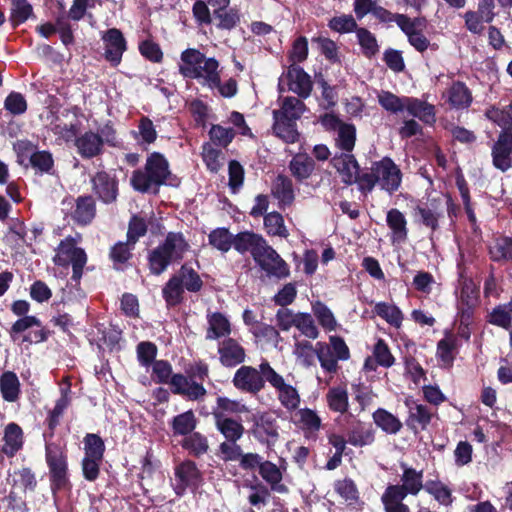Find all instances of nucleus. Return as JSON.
I'll list each match as a JSON object with an SVG mask.
<instances>
[{"label": "nucleus", "mask_w": 512, "mask_h": 512, "mask_svg": "<svg viewBox=\"0 0 512 512\" xmlns=\"http://www.w3.org/2000/svg\"><path fill=\"white\" fill-rule=\"evenodd\" d=\"M189 250L190 244L182 232H168L164 240L148 252L150 274L160 276L171 264L181 262Z\"/></svg>", "instance_id": "1"}, {"label": "nucleus", "mask_w": 512, "mask_h": 512, "mask_svg": "<svg viewBox=\"0 0 512 512\" xmlns=\"http://www.w3.org/2000/svg\"><path fill=\"white\" fill-rule=\"evenodd\" d=\"M206 379H209V365L199 359L186 364L184 374H174L170 381V389L173 394L188 400H202L207 395V390L203 385Z\"/></svg>", "instance_id": "2"}, {"label": "nucleus", "mask_w": 512, "mask_h": 512, "mask_svg": "<svg viewBox=\"0 0 512 512\" xmlns=\"http://www.w3.org/2000/svg\"><path fill=\"white\" fill-rule=\"evenodd\" d=\"M306 109L305 103L297 97L287 96L283 99L280 109L273 110L274 134L285 143L293 144L299 140L297 120Z\"/></svg>", "instance_id": "3"}, {"label": "nucleus", "mask_w": 512, "mask_h": 512, "mask_svg": "<svg viewBox=\"0 0 512 512\" xmlns=\"http://www.w3.org/2000/svg\"><path fill=\"white\" fill-rule=\"evenodd\" d=\"M118 144L117 130L111 120H107L96 132L87 130L79 134L74 141L77 154L84 160L102 156L106 145L116 148Z\"/></svg>", "instance_id": "4"}, {"label": "nucleus", "mask_w": 512, "mask_h": 512, "mask_svg": "<svg viewBox=\"0 0 512 512\" xmlns=\"http://www.w3.org/2000/svg\"><path fill=\"white\" fill-rule=\"evenodd\" d=\"M171 175L169 162L160 152H152L148 155L144 169H136L130 179L133 189L140 193L149 192L152 187L156 191L165 185Z\"/></svg>", "instance_id": "5"}, {"label": "nucleus", "mask_w": 512, "mask_h": 512, "mask_svg": "<svg viewBox=\"0 0 512 512\" xmlns=\"http://www.w3.org/2000/svg\"><path fill=\"white\" fill-rule=\"evenodd\" d=\"M45 462L52 495L70 492L73 485L70 480L67 449L56 442L46 441Z\"/></svg>", "instance_id": "6"}, {"label": "nucleus", "mask_w": 512, "mask_h": 512, "mask_svg": "<svg viewBox=\"0 0 512 512\" xmlns=\"http://www.w3.org/2000/svg\"><path fill=\"white\" fill-rule=\"evenodd\" d=\"M182 65L179 73L184 78H203L208 85H219V62L215 58H206L205 54L195 48H187L180 55Z\"/></svg>", "instance_id": "7"}, {"label": "nucleus", "mask_w": 512, "mask_h": 512, "mask_svg": "<svg viewBox=\"0 0 512 512\" xmlns=\"http://www.w3.org/2000/svg\"><path fill=\"white\" fill-rule=\"evenodd\" d=\"M87 259L85 250L81 247H77L76 240L72 236H67L60 241L57 247V253L53 257V263L59 267H68L71 265V280L78 285L82 278Z\"/></svg>", "instance_id": "8"}, {"label": "nucleus", "mask_w": 512, "mask_h": 512, "mask_svg": "<svg viewBox=\"0 0 512 512\" xmlns=\"http://www.w3.org/2000/svg\"><path fill=\"white\" fill-rule=\"evenodd\" d=\"M273 368L267 360H263L258 369L253 366L242 365L238 368L232 379L236 389L241 392L257 395L267 382L266 369Z\"/></svg>", "instance_id": "9"}, {"label": "nucleus", "mask_w": 512, "mask_h": 512, "mask_svg": "<svg viewBox=\"0 0 512 512\" xmlns=\"http://www.w3.org/2000/svg\"><path fill=\"white\" fill-rule=\"evenodd\" d=\"M215 426L225 441L219 445L220 457L228 452H238L240 446L237 442L243 437L245 428L241 421L226 416L222 412L214 411Z\"/></svg>", "instance_id": "10"}, {"label": "nucleus", "mask_w": 512, "mask_h": 512, "mask_svg": "<svg viewBox=\"0 0 512 512\" xmlns=\"http://www.w3.org/2000/svg\"><path fill=\"white\" fill-rule=\"evenodd\" d=\"M249 433L267 449H272L280 438L277 418L270 412L253 415Z\"/></svg>", "instance_id": "11"}, {"label": "nucleus", "mask_w": 512, "mask_h": 512, "mask_svg": "<svg viewBox=\"0 0 512 512\" xmlns=\"http://www.w3.org/2000/svg\"><path fill=\"white\" fill-rule=\"evenodd\" d=\"M91 190L97 200L105 205L117 202L119 179L114 171L100 170L90 178Z\"/></svg>", "instance_id": "12"}, {"label": "nucleus", "mask_w": 512, "mask_h": 512, "mask_svg": "<svg viewBox=\"0 0 512 512\" xmlns=\"http://www.w3.org/2000/svg\"><path fill=\"white\" fill-rule=\"evenodd\" d=\"M253 260L268 277L281 280L290 275V268L287 262L267 242L260 252L254 255Z\"/></svg>", "instance_id": "13"}, {"label": "nucleus", "mask_w": 512, "mask_h": 512, "mask_svg": "<svg viewBox=\"0 0 512 512\" xmlns=\"http://www.w3.org/2000/svg\"><path fill=\"white\" fill-rule=\"evenodd\" d=\"M176 484L173 486L175 494L183 496L186 490L197 489L203 483V473L198 468L195 461L185 459L174 468Z\"/></svg>", "instance_id": "14"}, {"label": "nucleus", "mask_w": 512, "mask_h": 512, "mask_svg": "<svg viewBox=\"0 0 512 512\" xmlns=\"http://www.w3.org/2000/svg\"><path fill=\"white\" fill-rule=\"evenodd\" d=\"M373 171L382 190L392 195L400 188L403 174L391 158L383 157L373 162Z\"/></svg>", "instance_id": "15"}, {"label": "nucleus", "mask_w": 512, "mask_h": 512, "mask_svg": "<svg viewBox=\"0 0 512 512\" xmlns=\"http://www.w3.org/2000/svg\"><path fill=\"white\" fill-rule=\"evenodd\" d=\"M267 382L275 389L277 397L281 405L288 411L298 409L301 398L296 387L285 382V379L274 368H265Z\"/></svg>", "instance_id": "16"}, {"label": "nucleus", "mask_w": 512, "mask_h": 512, "mask_svg": "<svg viewBox=\"0 0 512 512\" xmlns=\"http://www.w3.org/2000/svg\"><path fill=\"white\" fill-rule=\"evenodd\" d=\"M400 466L403 470L401 475L402 484H389L386 489L403 497L418 495L424 489L423 470L418 471L415 468L408 467L405 463H401Z\"/></svg>", "instance_id": "17"}, {"label": "nucleus", "mask_w": 512, "mask_h": 512, "mask_svg": "<svg viewBox=\"0 0 512 512\" xmlns=\"http://www.w3.org/2000/svg\"><path fill=\"white\" fill-rule=\"evenodd\" d=\"M493 166L501 172L512 168V131H501L491 149Z\"/></svg>", "instance_id": "18"}, {"label": "nucleus", "mask_w": 512, "mask_h": 512, "mask_svg": "<svg viewBox=\"0 0 512 512\" xmlns=\"http://www.w3.org/2000/svg\"><path fill=\"white\" fill-rule=\"evenodd\" d=\"M292 421L301 430L307 441H317L322 427V420L315 410L307 407L297 409Z\"/></svg>", "instance_id": "19"}, {"label": "nucleus", "mask_w": 512, "mask_h": 512, "mask_svg": "<svg viewBox=\"0 0 512 512\" xmlns=\"http://www.w3.org/2000/svg\"><path fill=\"white\" fill-rule=\"evenodd\" d=\"M105 45V59L111 63L112 66H117L122 60L123 53L127 50L126 39L117 28L108 29L102 36Z\"/></svg>", "instance_id": "20"}, {"label": "nucleus", "mask_w": 512, "mask_h": 512, "mask_svg": "<svg viewBox=\"0 0 512 512\" xmlns=\"http://www.w3.org/2000/svg\"><path fill=\"white\" fill-rule=\"evenodd\" d=\"M405 405L408 408V417L405 424L409 430L414 434H417L419 431L426 430L434 416L431 409L424 404L417 403L410 399L405 401Z\"/></svg>", "instance_id": "21"}, {"label": "nucleus", "mask_w": 512, "mask_h": 512, "mask_svg": "<svg viewBox=\"0 0 512 512\" xmlns=\"http://www.w3.org/2000/svg\"><path fill=\"white\" fill-rule=\"evenodd\" d=\"M219 362L226 368H234L246 359L245 348L234 338L227 337L218 345Z\"/></svg>", "instance_id": "22"}, {"label": "nucleus", "mask_w": 512, "mask_h": 512, "mask_svg": "<svg viewBox=\"0 0 512 512\" xmlns=\"http://www.w3.org/2000/svg\"><path fill=\"white\" fill-rule=\"evenodd\" d=\"M289 90L296 93L299 98L306 99L310 96L313 82L305 70L294 64H290L286 73Z\"/></svg>", "instance_id": "23"}, {"label": "nucleus", "mask_w": 512, "mask_h": 512, "mask_svg": "<svg viewBox=\"0 0 512 512\" xmlns=\"http://www.w3.org/2000/svg\"><path fill=\"white\" fill-rule=\"evenodd\" d=\"M96 199L93 195H80L75 199V207L71 212L72 220L81 226L92 223L96 217Z\"/></svg>", "instance_id": "24"}, {"label": "nucleus", "mask_w": 512, "mask_h": 512, "mask_svg": "<svg viewBox=\"0 0 512 512\" xmlns=\"http://www.w3.org/2000/svg\"><path fill=\"white\" fill-rule=\"evenodd\" d=\"M266 239L253 231H241L233 237V247L240 254L250 252L252 258L258 254L266 243Z\"/></svg>", "instance_id": "25"}, {"label": "nucleus", "mask_w": 512, "mask_h": 512, "mask_svg": "<svg viewBox=\"0 0 512 512\" xmlns=\"http://www.w3.org/2000/svg\"><path fill=\"white\" fill-rule=\"evenodd\" d=\"M330 164L341 175L342 182L345 185H352L355 172L360 169V165L353 154L336 153L330 160Z\"/></svg>", "instance_id": "26"}, {"label": "nucleus", "mask_w": 512, "mask_h": 512, "mask_svg": "<svg viewBox=\"0 0 512 512\" xmlns=\"http://www.w3.org/2000/svg\"><path fill=\"white\" fill-rule=\"evenodd\" d=\"M69 393L70 388L61 389L60 398L56 401L54 408L49 411L48 416L45 419V423L48 427V429L43 433L45 442L47 439L50 441L55 435V430L60 424V418L70 404Z\"/></svg>", "instance_id": "27"}, {"label": "nucleus", "mask_w": 512, "mask_h": 512, "mask_svg": "<svg viewBox=\"0 0 512 512\" xmlns=\"http://www.w3.org/2000/svg\"><path fill=\"white\" fill-rule=\"evenodd\" d=\"M4 444L1 447V453L8 458H13L24 445V435L22 428L15 422H10L4 429Z\"/></svg>", "instance_id": "28"}, {"label": "nucleus", "mask_w": 512, "mask_h": 512, "mask_svg": "<svg viewBox=\"0 0 512 512\" xmlns=\"http://www.w3.org/2000/svg\"><path fill=\"white\" fill-rule=\"evenodd\" d=\"M488 254L493 262H512V237L503 234L495 236L488 246Z\"/></svg>", "instance_id": "29"}, {"label": "nucleus", "mask_w": 512, "mask_h": 512, "mask_svg": "<svg viewBox=\"0 0 512 512\" xmlns=\"http://www.w3.org/2000/svg\"><path fill=\"white\" fill-rule=\"evenodd\" d=\"M271 194L278 200L281 209L292 205L295 200L292 180L284 174H279L272 184Z\"/></svg>", "instance_id": "30"}, {"label": "nucleus", "mask_w": 512, "mask_h": 512, "mask_svg": "<svg viewBox=\"0 0 512 512\" xmlns=\"http://www.w3.org/2000/svg\"><path fill=\"white\" fill-rule=\"evenodd\" d=\"M387 226L390 228L391 242L392 244L404 243L408 238L407 220L404 214L396 209L392 208L387 212L386 216Z\"/></svg>", "instance_id": "31"}, {"label": "nucleus", "mask_w": 512, "mask_h": 512, "mask_svg": "<svg viewBox=\"0 0 512 512\" xmlns=\"http://www.w3.org/2000/svg\"><path fill=\"white\" fill-rule=\"evenodd\" d=\"M406 107L410 115L419 118L423 123L433 126L436 122L434 105L414 97H405Z\"/></svg>", "instance_id": "32"}, {"label": "nucleus", "mask_w": 512, "mask_h": 512, "mask_svg": "<svg viewBox=\"0 0 512 512\" xmlns=\"http://www.w3.org/2000/svg\"><path fill=\"white\" fill-rule=\"evenodd\" d=\"M473 102L472 92L466 83L454 81L448 89V103L457 110L467 109Z\"/></svg>", "instance_id": "33"}, {"label": "nucleus", "mask_w": 512, "mask_h": 512, "mask_svg": "<svg viewBox=\"0 0 512 512\" xmlns=\"http://www.w3.org/2000/svg\"><path fill=\"white\" fill-rule=\"evenodd\" d=\"M291 175L297 182L307 180L315 170V161L307 154L298 153L289 162Z\"/></svg>", "instance_id": "34"}, {"label": "nucleus", "mask_w": 512, "mask_h": 512, "mask_svg": "<svg viewBox=\"0 0 512 512\" xmlns=\"http://www.w3.org/2000/svg\"><path fill=\"white\" fill-rule=\"evenodd\" d=\"M207 321L206 340H216L230 335L231 324L223 313L213 312L207 316Z\"/></svg>", "instance_id": "35"}, {"label": "nucleus", "mask_w": 512, "mask_h": 512, "mask_svg": "<svg viewBox=\"0 0 512 512\" xmlns=\"http://www.w3.org/2000/svg\"><path fill=\"white\" fill-rule=\"evenodd\" d=\"M486 321L502 329H510L512 326V296L505 302L496 305L486 316Z\"/></svg>", "instance_id": "36"}, {"label": "nucleus", "mask_w": 512, "mask_h": 512, "mask_svg": "<svg viewBox=\"0 0 512 512\" xmlns=\"http://www.w3.org/2000/svg\"><path fill=\"white\" fill-rule=\"evenodd\" d=\"M347 441L354 447H364L374 443L375 430L371 425L358 421L347 433Z\"/></svg>", "instance_id": "37"}, {"label": "nucleus", "mask_w": 512, "mask_h": 512, "mask_svg": "<svg viewBox=\"0 0 512 512\" xmlns=\"http://www.w3.org/2000/svg\"><path fill=\"white\" fill-rule=\"evenodd\" d=\"M135 245L129 243L126 239L125 242L119 241L115 243L109 251V259L113 263V268L117 271H124L127 268L129 260L132 258V251Z\"/></svg>", "instance_id": "38"}, {"label": "nucleus", "mask_w": 512, "mask_h": 512, "mask_svg": "<svg viewBox=\"0 0 512 512\" xmlns=\"http://www.w3.org/2000/svg\"><path fill=\"white\" fill-rule=\"evenodd\" d=\"M224 462L239 461V467L245 471H255L259 469L263 457L258 453L248 452L243 453L241 446L238 447V452H228L221 456Z\"/></svg>", "instance_id": "39"}, {"label": "nucleus", "mask_w": 512, "mask_h": 512, "mask_svg": "<svg viewBox=\"0 0 512 512\" xmlns=\"http://www.w3.org/2000/svg\"><path fill=\"white\" fill-rule=\"evenodd\" d=\"M0 392L7 402H16L21 394V384L13 371H4L0 376Z\"/></svg>", "instance_id": "40"}, {"label": "nucleus", "mask_w": 512, "mask_h": 512, "mask_svg": "<svg viewBox=\"0 0 512 512\" xmlns=\"http://www.w3.org/2000/svg\"><path fill=\"white\" fill-rule=\"evenodd\" d=\"M185 289L181 280L174 274L162 288V297L167 307H176L184 301Z\"/></svg>", "instance_id": "41"}, {"label": "nucleus", "mask_w": 512, "mask_h": 512, "mask_svg": "<svg viewBox=\"0 0 512 512\" xmlns=\"http://www.w3.org/2000/svg\"><path fill=\"white\" fill-rule=\"evenodd\" d=\"M170 425L174 437H186L194 432L197 426V418L192 410H188L174 416Z\"/></svg>", "instance_id": "42"}, {"label": "nucleus", "mask_w": 512, "mask_h": 512, "mask_svg": "<svg viewBox=\"0 0 512 512\" xmlns=\"http://www.w3.org/2000/svg\"><path fill=\"white\" fill-rule=\"evenodd\" d=\"M458 343L457 338L452 335H446L438 341L436 357L445 367H452L456 358Z\"/></svg>", "instance_id": "43"}, {"label": "nucleus", "mask_w": 512, "mask_h": 512, "mask_svg": "<svg viewBox=\"0 0 512 512\" xmlns=\"http://www.w3.org/2000/svg\"><path fill=\"white\" fill-rule=\"evenodd\" d=\"M326 403L330 411L345 414L349 408L347 389L343 386L329 388L326 393Z\"/></svg>", "instance_id": "44"}, {"label": "nucleus", "mask_w": 512, "mask_h": 512, "mask_svg": "<svg viewBox=\"0 0 512 512\" xmlns=\"http://www.w3.org/2000/svg\"><path fill=\"white\" fill-rule=\"evenodd\" d=\"M484 115L499 126L501 131H512V102L501 108L493 105L486 109Z\"/></svg>", "instance_id": "45"}, {"label": "nucleus", "mask_w": 512, "mask_h": 512, "mask_svg": "<svg viewBox=\"0 0 512 512\" xmlns=\"http://www.w3.org/2000/svg\"><path fill=\"white\" fill-rule=\"evenodd\" d=\"M213 18L216 20V28L226 31L235 29L241 21L240 12L236 7L213 9Z\"/></svg>", "instance_id": "46"}, {"label": "nucleus", "mask_w": 512, "mask_h": 512, "mask_svg": "<svg viewBox=\"0 0 512 512\" xmlns=\"http://www.w3.org/2000/svg\"><path fill=\"white\" fill-rule=\"evenodd\" d=\"M181 447L186 450L189 455L200 458L209 451V442L205 435L200 432H192L183 438L180 442Z\"/></svg>", "instance_id": "47"}, {"label": "nucleus", "mask_w": 512, "mask_h": 512, "mask_svg": "<svg viewBox=\"0 0 512 512\" xmlns=\"http://www.w3.org/2000/svg\"><path fill=\"white\" fill-rule=\"evenodd\" d=\"M436 200L433 199L428 205H417L415 213L420 216V222L425 227L429 228L432 233L439 229V220L443 216L442 212L438 211L435 205Z\"/></svg>", "instance_id": "48"}, {"label": "nucleus", "mask_w": 512, "mask_h": 512, "mask_svg": "<svg viewBox=\"0 0 512 512\" xmlns=\"http://www.w3.org/2000/svg\"><path fill=\"white\" fill-rule=\"evenodd\" d=\"M372 417L374 423L387 434H397L403 427L402 422L384 408H378Z\"/></svg>", "instance_id": "49"}, {"label": "nucleus", "mask_w": 512, "mask_h": 512, "mask_svg": "<svg viewBox=\"0 0 512 512\" xmlns=\"http://www.w3.org/2000/svg\"><path fill=\"white\" fill-rule=\"evenodd\" d=\"M175 275L181 280L184 289L188 292L198 293L204 286L199 273L187 263L183 264Z\"/></svg>", "instance_id": "50"}, {"label": "nucleus", "mask_w": 512, "mask_h": 512, "mask_svg": "<svg viewBox=\"0 0 512 512\" xmlns=\"http://www.w3.org/2000/svg\"><path fill=\"white\" fill-rule=\"evenodd\" d=\"M424 490L443 506H450L454 501L451 489L440 480H427Z\"/></svg>", "instance_id": "51"}, {"label": "nucleus", "mask_w": 512, "mask_h": 512, "mask_svg": "<svg viewBox=\"0 0 512 512\" xmlns=\"http://www.w3.org/2000/svg\"><path fill=\"white\" fill-rule=\"evenodd\" d=\"M259 474L273 490L283 492L286 490L284 485H279L282 481V473L278 466L269 460H263L259 466Z\"/></svg>", "instance_id": "52"}, {"label": "nucleus", "mask_w": 512, "mask_h": 512, "mask_svg": "<svg viewBox=\"0 0 512 512\" xmlns=\"http://www.w3.org/2000/svg\"><path fill=\"white\" fill-rule=\"evenodd\" d=\"M337 132V138L335 139L336 146L344 153L351 154L356 142L355 125L344 122V124H341Z\"/></svg>", "instance_id": "53"}, {"label": "nucleus", "mask_w": 512, "mask_h": 512, "mask_svg": "<svg viewBox=\"0 0 512 512\" xmlns=\"http://www.w3.org/2000/svg\"><path fill=\"white\" fill-rule=\"evenodd\" d=\"M32 14V5L27 0H12L9 21L13 29L26 22Z\"/></svg>", "instance_id": "54"}, {"label": "nucleus", "mask_w": 512, "mask_h": 512, "mask_svg": "<svg viewBox=\"0 0 512 512\" xmlns=\"http://www.w3.org/2000/svg\"><path fill=\"white\" fill-rule=\"evenodd\" d=\"M233 237L228 228L221 227L212 230L208 235L209 244L221 251L228 252L233 247Z\"/></svg>", "instance_id": "55"}, {"label": "nucleus", "mask_w": 512, "mask_h": 512, "mask_svg": "<svg viewBox=\"0 0 512 512\" xmlns=\"http://www.w3.org/2000/svg\"><path fill=\"white\" fill-rule=\"evenodd\" d=\"M84 456L103 460L105 453V443L103 439L94 433H87L83 439Z\"/></svg>", "instance_id": "56"}, {"label": "nucleus", "mask_w": 512, "mask_h": 512, "mask_svg": "<svg viewBox=\"0 0 512 512\" xmlns=\"http://www.w3.org/2000/svg\"><path fill=\"white\" fill-rule=\"evenodd\" d=\"M264 228L268 235L286 238L289 233L286 229L283 216L273 211L264 216Z\"/></svg>", "instance_id": "57"}, {"label": "nucleus", "mask_w": 512, "mask_h": 512, "mask_svg": "<svg viewBox=\"0 0 512 512\" xmlns=\"http://www.w3.org/2000/svg\"><path fill=\"white\" fill-rule=\"evenodd\" d=\"M314 352L323 370L329 373L337 372L338 360L335 358L330 347L327 344L323 342H317Z\"/></svg>", "instance_id": "58"}, {"label": "nucleus", "mask_w": 512, "mask_h": 512, "mask_svg": "<svg viewBox=\"0 0 512 512\" xmlns=\"http://www.w3.org/2000/svg\"><path fill=\"white\" fill-rule=\"evenodd\" d=\"M356 36L362 52L367 58H371L378 53L379 45L377 39L367 28L359 27L356 30Z\"/></svg>", "instance_id": "59"}, {"label": "nucleus", "mask_w": 512, "mask_h": 512, "mask_svg": "<svg viewBox=\"0 0 512 512\" xmlns=\"http://www.w3.org/2000/svg\"><path fill=\"white\" fill-rule=\"evenodd\" d=\"M374 311L390 325L400 327L403 320V314L397 306L390 305L386 302H379L375 305Z\"/></svg>", "instance_id": "60"}, {"label": "nucleus", "mask_w": 512, "mask_h": 512, "mask_svg": "<svg viewBox=\"0 0 512 512\" xmlns=\"http://www.w3.org/2000/svg\"><path fill=\"white\" fill-rule=\"evenodd\" d=\"M459 285L460 294L458 298V305H477L478 289L472 279L465 278L460 275Z\"/></svg>", "instance_id": "61"}, {"label": "nucleus", "mask_w": 512, "mask_h": 512, "mask_svg": "<svg viewBox=\"0 0 512 512\" xmlns=\"http://www.w3.org/2000/svg\"><path fill=\"white\" fill-rule=\"evenodd\" d=\"M148 231V225L145 218L138 214H133L128 223L126 238L129 243L136 245L141 237H144Z\"/></svg>", "instance_id": "62"}, {"label": "nucleus", "mask_w": 512, "mask_h": 512, "mask_svg": "<svg viewBox=\"0 0 512 512\" xmlns=\"http://www.w3.org/2000/svg\"><path fill=\"white\" fill-rule=\"evenodd\" d=\"M406 497L385 489L381 496L384 512H411L407 504L403 503Z\"/></svg>", "instance_id": "63"}, {"label": "nucleus", "mask_w": 512, "mask_h": 512, "mask_svg": "<svg viewBox=\"0 0 512 512\" xmlns=\"http://www.w3.org/2000/svg\"><path fill=\"white\" fill-rule=\"evenodd\" d=\"M236 132L233 128H226L219 124H212L209 130L211 142L219 147L226 148L235 138Z\"/></svg>", "instance_id": "64"}]
</instances>
